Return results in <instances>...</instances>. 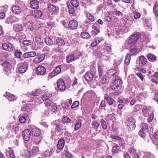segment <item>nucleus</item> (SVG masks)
Returning <instances> with one entry per match:
<instances>
[{
  "mask_svg": "<svg viewBox=\"0 0 158 158\" xmlns=\"http://www.w3.org/2000/svg\"><path fill=\"white\" fill-rule=\"evenodd\" d=\"M81 35L82 37L84 39L88 38L90 37L89 34L86 32H82Z\"/></svg>",
  "mask_w": 158,
  "mask_h": 158,
  "instance_id": "nucleus-47",
  "label": "nucleus"
},
{
  "mask_svg": "<svg viewBox=\"0 0 158 158\" xmlns=\"http://www.w3.org/2000/svg\"><path fill=\"white\" fill-rule=\"evenodd\" d=\"M66 62L68 63H69L73 61H74L75 58L73 54L69 55L66 56Z\"/></svg>",
  "mask_w": 158,
  "mask_h": 158,
  "instance_id": "nucleus-32",
  "label": "nucleus"
},
{
  "mask_svg": "<svg viewBox=\"0 0 158 158\" xmlns=\"http://www.w3.org/2000/svg\"><path fill=\"white\" fill-rule=\"evenodd\" d=\"M150 110V109L149 107L144 106L142 109V112L143 115L145 116H147Z\"/></svg>",
  "mask_w": 158,
  "mask_h": 158,
  "instance_id": "nucleus-28",
  "label": "nucleus"
},
{
  "mask_svg": "<svg viewBox=\"0 0 158 158\" xmlns=\"http://www.w3.org/2000/svg\"><path fill=\"white\" fill-rule=\"evenodd\" d=\"M52 124L55 126V129L57 131L60 132L62 130H65L66 129L65 127L63 126L62 124L57 123L56 121L52 122Z\"/></svg>",
  "mask_w": 158,
  "mask_h": 158,
  "instance_id": "nucleus-11",
  "label": "nucleus"
},
{
  "mask_svg": "<svg viewBox=\"0 0 158 158\" xmlns=\"http://www.w3.org/2000/svg\"><path fill=\"white\" fill-rule=\"evenodd\" d=\"M31 135L37 137L41 135L40 130L35 127L32 126L31 128Z\"/></svg>",
  "mask_w": 158,
  "mask_h": 158,
  "instance_id": "nucleus-10",
  "label": "nucleus"
},
{
  "mask_svg": "<svg viewBox=\"0 0 158 158\" xmlns=\"http://www.w3.org/2000/svg\"><path fill=\"white\" fill-rule=\"evenodd\" d=\"M27 69V67L25 64H19L18 67V70L20 73H25Z\"/></svg>",
  "mask_w": 158,
  "mask_h": 158,
  "instance_id": "nucleus-14",
  "label": "nucleus"
},
{
  "mask_svg": "<svg viewBox=\"0 0 158 158\" xmlns=\"http://www.w3.org/2000/svg\"><path fill=\"white\" fill-rule=\"evenodd\" d=\"M9 155L11 158H15V156L12 150H11L9 151Z\"/></svg>",
  "mask_w": 158,
  "mask_h": 158,
  "instance_id": "nucleus-64",
  "label": "nucleus"
},
{
  "mask_svg": "<svg viewBox=\"0 0 158 158\" xmlns=\"http://www.w3.org/2000/svg\"><path fill=\"white\" fill-rule=\"evenodd\" d=\"M21 54V52L19 51L18 50H16L15 52V55L18 58H20Z\"/></svg>",
  "mask_w": 158,
  "mask_h": 158,
  "instance_id": "nucleus-54",
  "label": "nucleus"
},
{
  "mask_svg": "<svg viewBox=\"0 0 158 158\" xmlns=\"http://www.w3.org/2000/svg\"><path fill=\"white\" fill-rule=\"evenodd\" d=\"M92 126H93V128L95 129H97L99 127L100 124L97 122L93 121Z\"/></svg>",
  "mask_w": 158,
  "mask_h": 158,
  "instance_id": "nucleus-45",
  "label": "nucleus"
},
{
  "mask_svg": "<svg viewBox=\"0 0 158 158\" xmlns=\"http://www.w3.org/2000/svg\"><path fill=\"white\" fill-rule=\"evenodd\" d=\"M50 109L52 112H54L57 109V107L56 105H55L54 103L53 105L50 106Z\"/></svg>",
  "mask_w": 158,
  "mask_h": 158,
  "instance_id": "nucleus-55",
  "label": "nucleus"
},
{
  "mask_svg": "<svg viewBox=\"0 0 158 158\" xmlns=\"http://www.w3.org/2000/svg\"><path fill=\"white\" fill-rule=\"evenodd\" d=\"M40 153V149L39 147L37 146H33L32 147L31 152L29 151H27L25 152L26 156L30 158L31 156H36Z\"/></svg>",
  "mask_w": 158,
  "mask_h": 158,
  "instance_id": "nucleus-2",
  "label": "nucleus"
},
{
  "mask_svg": "<svg viewBox=\"0 0 158 158\" xmlns=\"http://www.w3.org/2000/svg\"><path fill=\"white\" fill-rule=\"evenodd\" d=\"M39 2L37 0H31L30 2L31 7L33 9H37L39 8Z\"/></svg>",
  "mask_w": 158,
  "mask_h": 158,
  "instance_id": "nucleus-19",
  "label": "nucleus"
},
{
  "mask_svg": "<svg viewBox=\"0 0 158 158\" xmlns=\"http://www.w3.org/2000/svg\"><path fill=\"white\" fill-rule=\"evenodd\" d=\"M118 73L116 72L112 74L111 76V79L114 80L110 85L111 88L113 90H117L119 87L120 85L123 83L122 81L120 79L117 74Z\"/></svg>",
  "mask_w": 158,
  "mask_h": 158,
  "instance_id": "nucleus-1",
  "label": "nucleus"
},
{
  "mask_svg": "<svg viewBox=\"0 0 158 158\" xmlns=\"http://www.w3.org/2000/svg\"><path fill=\"white\" fill-rule=\"evenodd\" d=\"M52 96L51 93H48L44 94L41 97L42 99L44 101H46L51 98Z\"/></svg>",
  "mask_w": 158,
  "mask_h": 158,
  "instance_id": "nucleus-30",
  "label": "nucleus"
},
{
  "mask_svg": "<svg viewBox=\"0 0 158 158\" xmlns=\"http://www.w3.org/2000/svg\"><path fill=\"white\" fill-rule=\"evenodd\" d=\"M110 137L111 138L116 140H120L121 139V138L119 136H117L112 134L110 135Z\"/></svg>",
  "mask_w": 158,
  "mask_h": 158,
  "instance_id": "nucleus-59",
  "label": "nucleus"
},
{
  "mask_svg": "<svg viewBox=\"0 0 158 158\" xmlns=\"http://www.w3.org/2000/svg\"><path fill=\"white\" fill-rule=\"evenodd\" d=\"M12 8L13 12L15 14H18L21 12V8L18 6H13Z\"/></svg>",
  "mask_w": 158,
  "mask_h": 158,
  "instance_id": "nucleus-25",
  "label": "nucleus"
},
{
  "mask_svg": "<svg viewBox=\"0 0 158 158\" xmlns=\"http://www.w3.org/2000/svg\"><path fill=\"white\" fill-rule=\"evenodd\" d=\"M45 55L44 54H41L36 57L33 60V62L38 64L42 62L44 59Z\"/></svg>",
  "mask_w": 158,
  "mask_h": 158,
  "instance_id": "nucleus-16",
  "label": "nucleus"
},
{
  "mask_svg": "<svg viewBox=\"0 0 158 158\" xmlns=\"http://www.w3.org/2000/svg\"><path fill=\"white\" fill-rule=\"evenodd\" d=\"M61 68L59 66H56L54 70L50 73L48 77L49 78H51L60 73L61 72Z\"/></svg>",
  "mask_w": 158,
  "mask_h": 158,
  "instance_id": "nucleus-12",
  "label": "nucleus"
},
{
  "mask_svg": "<svg viewBox=\"0 0 158 158\" xmlns=\"http://www.w3.org/2000/svg\"><path fill=\"white\" fill-rule=\"evenodd\" d=\"M29 57H34L36 55V53L35 52H28Z\"/></svg>",
  "mask_w": 158,
  "mask_h": 158,
  "instance_id": "nucleus-63",
  "label": "nucleus"
},
{
  "mask_svg": "<svg viewBox=\"0 0 158 158\" xmlns=\"http://www.w3.org/2000/svg\"><path fill=\"white\" fill-rule=\"evenodd\" d=\"M3 49L6 51L12 52L14 51L15 48L14 45L10 43L3 44L2 45Z\"/></svg>",
  "mask_w": 158,
  "mask_h": 158,
  "instance_id": "nucleus-6",
  "label": "nucleus"
},
{
  "mask_svg": "<svg viewBox=\"0 0 158 158\" xmlns=\"http://www.w3.org/2000/svg\"><path fill=\"white\" fill-rule=\"evenodd\" d=\"M42 93V91L41 89H37L35 91L33 92L32 94H28L29 97L31 96V95L33 96H38L39 94H41Z\"/></svg>",
  "mask_w": 158,
  "mask_h": 158,
  "instance_id": "nucleus-33",
  "label": "nucleus"
},
{
  "mask_svg": "<svg viewBox=\"0 0 158 158\" xmlns=\"http://www.w3.org/2000/svg\"><path fill=\"white\" fill-rule=\"evenodd\" d=\"M141 129L139 132V135L143 138H145L146 136V134L148 131V126L146 123H143L141 125Z\"/></svg>",
  "mask_w": 158,
  "mask_h": 158,
  "instance_id": "nucleus-4",
  "label": "nucleus"
},
{
  "mask_svg": "<svg viewBox=\"0 0 158 158\" xmlns=\"http://www.w3.org/2000/svg\"><path fill=\"white\" fill-rule=\"evenodd\" d=\"M93 30L95 32L94 34L95 35H97L99 32V30L98 28H97L96 27L94 26L93 27Z\"/></svg>",
  "mask_w": 158,
  "mask_h": 158,
  "instance_id": "nucleus-61",
  "label": "nucleus"
},
{
  "mask_svg": "<svg viewBox=\"0 0 158 158\" xmlns=\"http://www.w3.org/2000/svg\"><path fill=\"white\" fill-rule=\"evenodd\" d=\"M65 144V141L62 139H60L58 142L57 147L58 149L60 150H62Z\"/></svg>",
  "mask_w": 158,
  "mask_h": 158,
  "instance_id": "nucleus-20",
  "label": "nucleus"
},
{
  "mask_svg": "<svg viewBox=\"0 0 158 158\" xmlns=\"http://www.w3.org/2000/svg\"><path fill=\"white\" fill-rule=\"evenodd\" d=\"M11 128V130L12 132L13 133V134H16L19 131V129L16 125H13Z\"/></svg>",
  "mask_w": 158,
  "mask_h": 158,
  "instance_id": "nucleus-41",
  "label": "nucleus"
},
{
  "mask_svg": "<svg viewBox=\"0 0 158 158\" xmlns=\"http://www.w3.org/2000/svg\"><path fill=\"white\" fill-rule=\"evenodd\" d=\"M139 64L140 66L145 64L147 62V60L143 56H140L139 57Z\"/></svg>",
  "mask_w": 158,
  "mask_h": 158,
  "instance_id": "nucleus-21",
  "label": "nucleus"
},
{
  "mask_svg": "<svg viewBox=\"0 0 158 158\" xmlns=\"http://www.w3.org/2000/svg\"><path fill=\"white\" fill-rule=\"evenodd\" d=\"M93 70H90V72H87L85 75V80L87 81H90L95 74V69H92Z\"/></svg>",
  "mask_w": 158,
  "mask_h": 158,
  "instance_id": "nucleus-8",
  "label": "nucleus"
},
{
  "mask_svg": "<svg viewBox=\"0 0 158 158\" xmlns=\"http://www.w3.org/2000/svg\"><path fill=\"white\" fill-rule=\"evenodd\" d=\"M81 126V119L77 120L75 121L74 130L77 131L79 129Z\"/></svg>",
  "mask_w": 158,
  "mask_h": 158,
  "instance_id": "nucleus-27",
  "label": "nucleus"
},
{
  "mask_svg": "<svg viewBox=\"0 0 158 158\" xmlns=\"http://www.w3.org/2000/svg\"><path fill=\"white\" fill-rule=\"evenodd\" d=\"M56 42L59 46H63L65 44V41L61 38H57L56 40Z\"/></svg>",
  "mask_w": 158,
  "mask_h": 158,
  "instance_id": "nucleus-23",
  "label": "nucleus"
},
{
  "mask_svg": "<svg viewBox=\"0 0 158 158\" xmlns=\"http://www.w3.org/2000/svg\"><path fill=\"white\" fill-rule=\"evenodd\" d=\"M101 123L102 128L104 129H106L107 127L105 121L103 119H102L101 120Z\"/></svg>",
  "mask_w": 158,
  "mask_h": 158,
  "instance_id": "nucleus-50",
  "label": "nucleus"
},
{
  "mask_svg": "<svg viewBox=\"0 0 158 158\" xmlns=\"http://www.w3.org/2000/svg\"><path fill=\"white\" fill-rule=\"evenodd\" d=\"M130 152L131 154L134 156L133 158H140L139 156L138 155L137 152H136V150L134 149H131L130 150Z\"/></svg>",
  "mask_w": 158,
  "mask_h": 158,
  "instance_id": "nucleus-38",
  "label": "nucleus"
},
{
  "mask_svg": "<svg viewBox=\"0 0 158 158\" xmlns=\"http://www.w3.org/2000/svg\"><path fill=\"white\" fill-rule=\"evenodd\" d=\"M118 148L119 147L117 146H115L113 147L112 150L113 153H114V154L117 153L118 152Z\"/></svg>",
  "mask_w": 158,
  "mask_h": 158,
  "instance_id": "nucleus-51",
  "label": "nucleus"
},
{
  "mask_svg": "<svg viewBox=\"0 0 158 158\" xmlns=\"http://www.w3.org/2000/svg\"><path fill=\"white\" fill-rule=\"evenodd\" d=\"M43 13L40 10H36L35 11L33 15L35 18H40L42 15Z\"/></svg>",
  "mask_w": 158,
  "mask_h": 158,
  "instance_id": "nucleus-36",
  "label": "nucleus"
},
{
  "mask_svg": "<svg viewBox=\"0 0 158 158\" xmlns=\"http://www.w3.org/2000/svg\"><path fill=\"white\" fill-rule=\"evenodd\" d=\"M79 105V102L78 101H75L73 102V104L71 106V108L72 109L76 108Z\"/></svg>",
  "mask_w": 158,
  "mask_h": 158,
  "instance_id": "nucleus-52",
  "label": "nucleus"
},
{
  "mask_svg": "<svg viewBox=\"0 0 158 158\" xmlns=\"http://www.w3.org/2000/svg\"><path fill=\"white\" fill-rule=\"evenodd\" d=\"M48 154H49V150H47L43 154L42 156V157L43 158H49L48 156Z\"/></svg>",
  "mask_w": 158,
  "mask_h": 158,
  "instance_id": "nucleus-58",
  "label": "nucleus"
},
{
  "mask_svg": "<svg viewBox=\"0 0 158 158\" xmlns=\"http://www.w3.org/2000/svg\"><path fill=\"white\" fill-rule=\"evenodd\" d=\"M104 100L109 106L112 105L115 102V101L111 97H106L104 98Z\"/></svg>",
  "mask_w": 158,
  "mask_h": 158,
  "instance_id": "nucleus-18",
  "label": "nucleus"
},
{
  "mask_svg": "<svg viewBox=\"0 0 158 158\" xmlns=\"http://www.w3.org/2000/svg\"><path fill=\"white\" fill-rule=\"evenodd\" d=\"M70 3L73 7L77 8L78 7L79 2L78 0H71Z\"/></svg>",
  "mask_w": 158,
  "mask_h": 158,
  "instance_id": "nucleus-37",
  "label": "nucleus"
},
{
  "mask_svg": "<svg viewBox=\"0 0 158 158\" xmlns=\"http://www.w3.org/2000/svg\"><path fill=\"white\" fill-rule=\"evenodd\" d=\"M131 59V57L130 55H127L124 61V64L125 65H128L130 63Z\"/></svg>",
  "mask_w": 158,
  "mask_h": 158,
  "instance_id": "nucleus-40",
  "label": "nucleus"
},
{
  "mask_svg": "<svg viewBox=\"0 0 158 158\" xmlns=\"http://www.w3.org/2000/svg\"><path fill=\"white\" fill-rule=\"evenodd\" d=\"M14 30L16 32H19L23 30L22 25L19 24H15L13 27Z\"/></svg>",
  "mask_w": 158,
  "mask_h": 158,
  "instance_id": "nucleus-26",
  "label": "nucleus"
},
{
  "mask_svg": "<svg viewBox=\"0 0 158 158\" xmlns=\"http://www.w3.org/2000/svg\"><path fill=\"white\" fill-rule=\"evenodd\" d=\"M67 5L69 9V12L70 14H73L75 11L74 7L72 6H71L70 4V3L69 2H67Z\"/></svg>",
  "mask_w": 158,
  "mask_h": 158,
  "instance_id": "nucleus-31",
  "label": "nucleus"
},
{
  "mask_svg": "<svg viewBox=\"0 0 158 158\" xmlns=\"http://www.w3.org/2000/svg\"><path fill=\"white\" fill-rule=\"evenodd\" d=\"M32 43V41L31 40H25L23 42V44L26 45H31Z\"/></svg>",
  "mask_w": 158,
  "mask_h": 158,
  "instance_id": "nucleus-49",
  "label": "nucleus"
},
{
  "mask_svg": "<svg viewBox=\"0 0 158 158\" xmlns=\"http://www.w3.org/2000/svg\"><path fill=\"white\" fill-rule=\"evenodd\" d=\"M61 121L63 124H65V123H71V120L67 116H64L62 118Z\"/></svg>",
  "mask_w": 158,
  "mask_h": 158,
  "instance_id": "nucleus-34",
  "label": "nucleus"
},
{
  "mask_svg": "<svg viewBox=\"0 0 158 158\" xmlns=\"http://www.w3.org/2000/svg\"><path fill=\"white\" fill-rule=\"evenodd\" d=\"M154 118V114L152 113L148 118V123L151 122L153 120Z\"/></svg>",
  "mask_w": 158,
  "mask_h": 158,
  "instance_id": "nucleus-57",
  "label": "nucleus"
},
{
  "mask_svg": "<svg viewBox=\"0 0 158 158\" xmlns=\"http://www.w3.org/2000/svg\"><path fill=\"white\" fill-rule=\"evenodd\" d=\"M19 19L14 16H11L8 17L6 20V23H13L18 22Z\"/></svg>",
  "mask_w": 158,
  "mask_h": 158,
  "instance_id": "nucleus-13",
  "label": "nucleus"
},
{
  "mask_svg": "<svg viewBox=\"0 0 158 158\" xmlns=\"http://www.w3.org/2000/svg\"><path fill=\"white\" fill-rule=\"evenodd\" d=\"M147 57L149 61L153 62L156 60V58L154 55L150 53L148 54Z\"/></svg>",
  "mask_w": 158,
  "mask_h": 158,
  "instance_id": "nucleus-29",
  "label": "nucleus"
},
{
  "mask_svg": "<svg viewBox=\"0 0 158 158\" xmlns=\"http://www.w3.org/2000/svg\"><path fill=\"white\" fill-rule=\"evenodd\" d=\"M103 69L101 65H99L98 67V74L99 76V77H101L102 76V75L103 73Z\"/></svg>",
  "mask_w": 158,
  "mask_h": 158,
  "instance_id": "nucleus-48",
  "label": "nucleus"
},
{
  "mask_svg": "<svg viewBox=\"0 0 158 158\" xmlns=\"http://www.w3.org/2000/svg\"><path fill=\"white\" fill-rule=\"evenodd\" d=\"M57 87L58 89L61 91H64L66 89V86L64 80L61 79H60L57 80Z\"/></svg>",
  "mask_w": 158,
  "mask_h": 158,
  "instance_id": "nucleus-7",
  "label": "nucleus"
},
{
  "mask_svg": "<svg viewBox=\"0 0 158 158\" xmlns=\"http://www.w3.org/2000/svg\"><path fill=\"white\" fill-rule=\"evenodd\" d=\"M37 73L38 74L43 75L46 72V69L43 66H39L37 68Z\"/></svg>",
  "mask_w": 158,
  "mask_h": 158,
  "instance_id": "nucleus-17",
  "label": "nucleus"
},
{
  "mask_svg": "<svg viewBox=\"0 0 158 158\" xmlns=\"http://www.w3.org/2000/svg\"><path fill=\"white\" fill-rule=\"evenodd\" d=\"M2 65L5 68L9 69L10 66V64L8 61H5L3 63Z\"/></svg>",
  "mask_w": 158,
  "mask_h": 158,
  "instance_id": "nucleus-53",
  "label": "nucleus"
},
{
  "mask_svg": "<svg viewBox=\"0 0 158 158\" xmlns=\"http://www.w3.org/2000/svg\"><path fill=\"white\" fill-rule=\"evenodd\" d=\"M134 18L135 19H138L140 17V15L138 12H135L134 13Z\"/></svg>",
  "mask_w": 158,
  "mask_h": 158,
  "instance_id": "nucleus-62",
  "label": "nucleus"
},
{
  "mask_svg": "<svg viewBox=\"0 0 158 158\" xmlns=\"http://www.w3.org/2000/svg\"><path fill=\"white\" fill-rule=\"evenodd\" d=\"M31 135V131L29 129H26L23 131V137L26 141H28L30 139Z\"/></svg>",
  "mask_w": 158,
  "mask_h": 158,
  "instance_id": "nucleus-9",
  "label": "nucleus"
},
{
  "mask_svg": "<svg viewBox=\"0 0 158 158\" xmlns=\"http://www.w3.org/2000/svg\"><path fill=\"white\" fill-rule=\"evenodd\" d=\"M153 13L156 16H158V5H155L153 8Z\"/></svg>",
  "mask_w": 158,
  "mask_h": 158,
  "instance_id": "nucleus-43",
  "label": "nucleus"
},
{
  "mask_svg": "<svg viewBox=\"0 0 158 158\" xmlns=\"http://www.w3.org/2000/svg\"><path fill=\"white\" fill-rule=\"evenodd\" d=\"M86 16L87 18L91 21L93 22L94 20V17L90 13H87Z\"/></svg>",
  "mask_w": 158,
  "mask_h": 158,
  "instance_id": "nucleus-56",
  "label": "nucleus"
},
{
  "mask_svg": "<svg viewBox=\"0 0 158 158\" xmlns=\"http://www.w3.org/2000/svg\"><path fill=\"white\" fill-rule=\"evenodd\" d=\"M131 49V55H136L137 52V50L136 47L135 45H130Z\"/></svg>",
  "mask_w": 158,
  "mask_h": 158,
  "instance_id": "nucleus-24",
  "label": "nucleus"
},
{
  "mask_svg": "<svg viewBox=\"0 0 158 158\" xmlns=\"http://www.w3.org/2000/svg\"><path fill=\"white\" fill-rule=\"evenodd\" d=\"M3 96L6 97V98L10 101H12L16 99L14 95L8 92H6V94L4 95Z\"/></svg>",
  "mask_w": 158,
  "mask_h": 158,
  "instance_id": "nucleus-22",
  "label": "nucleus"
},
{
  "mask_svg": "<svg viewBox=\"0 0 158 158\" xmlns=\"http://www.w3.org/2000/svg\"><path fill=\"white\" fill-rule=\"evenodd\" d=\"M53 101L52 100H47L44 102L45 106L48 108H50V106L53 105Z\"/></svg>",
  "mask_w": 158,
  "mask_h": 158,
  "instance_id": "nucleus-39",
  "label": "nucleus"
},
{
  "mask_svg": "<svg viewBox=\"0 0 158 158\" xmlns=\"http://www.w3.org/2000/svg\"><path fill=\"white\" fill-rule=\"evenodd\" d=\"M140 35L139 34H135L132 35L129 38L127 44L129 45H135V43L140 37Z\"/></svg>",
  "mask_w": 158,
  "mask_h": 158,
  "instance_id": "nucleus-5",
  "label": "nucleus"
},
{
  "mask_svg": "<svg viewBox=\"0 0 158 158\" xmlns=\"http://www.w3.org/2000/svg\"><path fill=\"white\" fill-rule=\"evenodd\" d=\"M144 156L148 158H154L153 155L148 152H145L144 153Z\"/></svg>",
  "mask_w": 158,
  "mask_h": 158,
  "instance_id": "nucleus-46",
  "label": "nucleus"
},
{
  "mask_svg": "<svg viewBox=\"0 0 158 158\" xmlns=\"http://www.w3.org/2000/svg\"><path fill=\"white\" fill-rule=\"evenodd\" d=\"M135 121L132 117H129L126 122V125L128 129L131 131L135 129L136 126L135 125Z\"/></svg>",
  "mask_w": 158,
  "mask_h": 158,
  "instance_id": "nucleus-3",
  "label": "nucleus"
},
{
  "mask_svg": "<svg viewBox=\"0 0 158 158\" xmlns=\"http://www.w3.org/2000/svg\"><path fill=\"white\" fill-rule=\"evenodd\" d=\"M77 21L73 20H71L69 23V27L71 29L74 30L77 27Z\"/></svg>",
  "mask_w": 158,
  "mask_h": 158,
  "instance_id": "nucleus-15",
  "label": "nucleus"
},
{
  "mask_svg": "<svg viewBox=\"0 0 158 158\" xmlns=\"http://www.w3.org/2000/svg\"><path fill=\"white\" fill-rule=\"evenodd\" d=\"M100 81L103 84L108 83L109 82V80L107 76L105 75L103 76L102 77H101Z\"/></svg>",
  "mask_w": 158,
  "mask_h": 158,
  "instance_id": "nucleus-35",
  "label": "nucleus"
},
{
  "mask_svg": "<svg viewBox=\"0 0 158 158\" xmlns=\"http://www.w3.org/2000/svg\"><path fill=\"white\" fill-rule=\"evenodd\" d=\"M45 41L46 43L48 45L52 44L53 42L52 40L48 37L45 38Z\"/></svg>",
  "mask_w": 158,
  "mask_h": 158,
  "instance_id": "nucleus-44",
  "label": "nucleus"
},
{
  "mask_svg": "<svg viewBox=\"0 0 158 158\" xmlns=\"http://www.w3.org/2000/svg\"><path fill=\"white\" fill-rule=\"evenodd\" d=\"M65 155L68 158H72L73 157L72 154L67 151L65 152Z\"/></svg>",
  "mask_w": 158,
  "mask_h": 158,
  "instance_id": "nucleus-60",
  "label": "nucleus"
},
{
  "mask_svg": "<svg viewBox=\"0 0 158 158\" xmlns=\"http://www.w3.org/2000/svg\"><path fill=\"white\" fill-rule=\"evenodd\" d=\"M48 10L50 12H54L56 11L57 7L55 5H50L48 6Z\"/></svg>",
  "mask_w": 158,
  "mask_h": 158,
  "instance_id": "nucleus-42",
  "label": "nucleus"
}]
</instances>
